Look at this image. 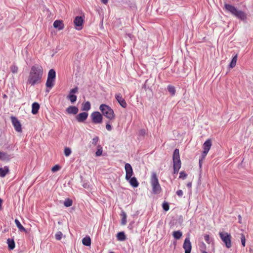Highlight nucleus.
I'll return each instance as SVG.
<instances>
[{
    "label": "nucleus",
    "mask_w": 253,
    "mask_h": 253,
    "mask_svg": "<svg viewBox=\"0 0 253 253\" xmlns=\"http://www.w3.org/2000/svg\"><path fill=\"white\" fill-rule=\"evenodd\" d=\"M43 74V70L41 65H33L31 68L27 84L31 86L40 84L42 82Z\"/></svg>",
    "instance_id": "f257e3e1"
},
{
    "label": "nucleus",
    "mask_w": 253,
    "mask_h": 253,
    "mask_svg": "<svg viewBox=\"0 0 253 253\" xmlns=\"http://www.w3.org/2000/svg\"><path fill=\"white\" fill-rule=\"evenodd\" d=\"M223 8L226 11L230 13L232 15L242 21H246L247 20V14L243 11L238 10L234 5L225 3Z\"/></svg>",
    "instance_id": "f03ea898"
},
{
    "label": "nucleus",
    "mask_w": 253,
    "mask_h": 253,
    "mask_svg": "<svg viewBox=\"0 0 253 253\" xmlns=\"http://www.w3.org/2000/svg\"><path fill=\"white\" fill-rule=\"evenodd\" d=\"M150 183L152 188V192L155 194H159L162 191L161 185L159 182L157 174L153 172L150 178Z\"/></svg>",
    "instance_id": "7ed1b4c3"
},
{
    "label": "nucleus",
    "mask_w": 253,
    "mask_h": 253,
    "mask_svg": "<svg viewBox=\"0 0 253 253\" xmlns=\"http://www.w3.org/2000/svg\"><path fill=\"white\" fill-rule=\"evenodd\" d=\"M173 174H177L181 166L180 159L179 151L178 149L174 150L172 156Z\"/></svg>",
    "instance_id": "20e7f679"
},
{
    "label": "nucleus",
    "mask_w": 253,
    "mask_h": 253,
    "mask_svg": "<svg viewBox=\"0 0 253 253\" xmlns=\"http://www.w3.org/2000/svg\"><path fill=\"white\" fill-rule=\"evenodd\" d=\"M99 109L102 114L110 120H114L115 115L113 110L108 105L102 104L100 105Z\"/></svg>",
    "instance_id": "39448f33"
},
{
    "label": "nucleus",
    "mask_w": 253,
    "mask_h": 253,
    "mask_svg": "<svg viewBox=\"0 0 253 253\" xmlns=\"http://www.w3.org/2000/svg\"><path fill=\"white\" fill-rule=\"evenodd\" d=\"M219 236L222 241L225 244L226 247L229 249L232 246L231 235L225 232H219Z\"/></svg>",
    "instance_id": "423d86ee"
},
{
    "label": "nucleus",
    "mask_w": 253,
    "mask_h": 253,
    "mask_svg": "<svg viewBox=\"0 0 253 253\" xmlns=\"http://www.w3.org/2000/svg\"><path fill=\"white\" fill-rule=\"evenodd\" d=\"M55 77V71L53 69H50L48 73L47 79L45 84V85L47 87L51 88L54 86Z\"/></svg>",
    "instance_id": "0eeeda50"
},
{
    "label": "nucleus",
    "mask_w": 253,
    "mask_h": 253,
    "mask_svg": "<svg viewBox=\"0 0 253 253\" xmlns=\"http://www.w3.org/2000/svg\"><path fill=\"white\" fill-rule=\"evenodd\" d=\"M92 122L96 124H100L102 122L103 117L100 112L95 111L90 115Z\"/></svg>",
    "instance_id": "6e6552de"
},
{
    "label": "nucleus",
    "mask_w": 253,
    "mask_h": 253,
    "mask_svg": "<svg viewBox=\"0 0 253 253\" xmlns=\"http://www.w3.org/2000/svg\"><path fill=\"white\" fill-rule=\"evenodd\" d=\"M79 88L78 86H76L75 87L71 89L68 95L67 98L69 99L72 103H74L77 100V96L74 94L77 93L78 92Z\"/></svg>",
    "instance_id": "1a4fd4ad"
},
{
    "label": "nucleus",
    "mask_w": 253,
    "mask_h": 253,
    "mask_svg": "<svg viewBox=\"0 0 253 253\" xmlns=\"http://www.w3.org/2000/svg\"><path fill=\"white\" fill-rule=\"evenodd\" d=\"M10 120L12 125L13 126L15 130L20 132L22 131L21 125L16 117L13 116L10 117Z\"/></svg>",
    "instance_id": "9d476101"
},
{
    "label": "nucleus",
    "mask_w": 253,
    "mask_h": 253,
    "mask_svg": "<svg viewBox=\"0 0 253 253\" xmlns=\"http://www.w3.org/2000/svg\"><path fill=\"white\" fill-rule=\"evenodd\" d=\"M84 19L82 16H76L74 20V23L76 26V29L80 30L83 29Z\"/></svg>",
    "instance_id": "9b49d317"
},
{
    "label": "nucleus",
    "mask_w": 253,
    "mask_h": 253,
    "mask_svg": "<svg viewBox=\"0 0 253 253\" xmlns=\"http://www.w3.org/2000/svg\"><path fill=\"white\" fill-rule=\"evenodd\" d=\"M125 169L126 171V179H129L131 177L133 174V169L129 163H126L125 166Z\"/></svg>",
    "instance_id": "f8f14e48"
},
{
    "label": "nucleus",
    "mask_w": 253,
    "mask_h": 253,
    "mask_svg": "<svg viewBox=\"0 0 253 253\" xmlns=\"http://www.w3.org/2000/svg\"><path fill=\"white\" fill-rule=\"evenodd\" d=\"M115 98L118 102L119 104L124 108H126L127 107V104L124 98H123L121 93H117L115 95Z\"/></svg>",
    "instance_id": "ddd939ff"
},
{
    "label": "nucleus",
    "mask_w": 253,
    "mask_h": 253,
    "mask_svg": "<svg viewBox=\"0 0 253 253\" xmlns=\"http://www.w3.org/2000/svg\"><path fill=\"white\" fill-rule=\"evenodd\" d=\"M183 248L185 250V253H191L192 246L189 237L185 238L183 245Z\"/></svg>",
    "instance_id": "4468645a"
},
{
    "label": "nucleus",
    "mask_w": 253,
    "mask_h": 253,
    "mask_svg": "<svg viewBox=\"0 0 253 253\" xmlns=\"http://www.w3.org/2000/svg\"><path fill=\"white\" fill-rule=\"evenodd\" d=\"M88 116V114L87 112L81 113L76 116V119L78 122L83 123L86 120Z\"/></svg>",
    "instance_id": "2eb2a0df"
},
{
    "label": "nucleus",
    "mask_w": 253,
    "mask_h": 253,
    "mask_svg": "<svg viewBox=\"0 0 253 253\" xmlns=\"http://www.w3.org/2000/svg\"><path fill=\"white\" fill-rule=\"evenodd\" d=\"M66 112L69 114L76 115L79 112V109L77 107L71 106L66 109Z\"/></svg>",
    "instance_id": "dca6fc26"
},
{
    "label": "nucleus",
    "mask_w": 253,
    "mask_h": 253,
    "mask_svg": "<svg viewBox=\"0 0 253 253\" xmlns=\"http://www.w3.org/2000/svg\"><path fill=\"white\" fill-rule=\"evenodd\" d=\"M126 179L133 187H137L139 185V182L135 177H130L129 179Z\"/></svg>",
    "instance_id": "f3484780"
},
{
    "label": "nucleus",
    "mask_w": 253,
    "mask_h": 253,
    "mask_svg": "<svg viewBox=\"0 0 253 253\" xmlns=\"http://www.w3.org/2000/svg\"><path fill=\"white\" fill-rule=\"evenodd\" d=\"M212 145L211 141L210 139H207L203 144V150L207 152L209 151Z\"/></svg>",
    "instance_id": "a211bd4d"
},
{
    "label": "nucleus",
    "mask_w": 253,
    "mask_h": 253,
    "mask_svg": "<svg viewBox=\"0 0 253 253\" xmlns=\"http://www.w3.org/2000/svg\"><path fill=\"white\" fill-rule=\"evenodd\" d=\"M53 27L58 30H61L64 28V25L62 21L56 20L53 23Z\"/></svg>",
    "instance_id": "6ab92c4d"
},
{
    "label": "nucleus",
    "mask_w": 253,
    "mask_h": 253,
    "mask_svg": "<svg viewBox=\"0 0 253 253\" xmlns=\"http://www.w3.org/2000/svg\"><path fill=\"white\" fill-rule=\"evenodd\" d=\"M40 109V105L37 102H34L32 105V113L36 115L38 113Z\"/></svg>",
    "instance_id": "aec40b11"
},
{
    "label": "nucleus",
    "mask_w": 253,
    "mask_h": 253,
    "mask_svg": "<svg viewBox=\"0 0 253 253\" xmlns=\"http://www.w3.org/2000/svg\"><path fill=\"white\" fill-rule=\"evenodd\" d=\"M9 172V168L8 166H4L3 168H0V177H4Z\"/></svg>",
    "instance_id": "412c9836"
},
{
    "label": "nucleus",
    "mask_w": 253,
    "mask_h": 253,
    "mask_svg": "<svg viewBox=\"0 0 253 253\" xmlns=\"http://www.w3.org/2000/svg\"><path fill=\"white\" fill-rule=\"evenodd\" d=\"M10 158V156L7 154L6 153L0 151V160H9Z\"/></svg>",
    "instance_id": "4be33fe9"
},
{
    "label": "nucleus",
    "mask_w": 253,
    "mask_h": 253,
    "mask_svg": "<svg viewBox=\"0 0 253 253\" xmlns=\"http://www.w3.org/2000/svg\"><path fill=\"white\" fill-rule=\"evenodd\" d=\"M117 238L118 241H124L126 240V237L125 234V232L123 231H122V232H120L118 233V234L117 235Z\"/></svg>",
    "instance_id": "5701e85b"
},
{
    "label": "nucleus",
    "mask_w": 253,
    "mask_h": 253,
    "mask_svg": "<svg viewBox=\"0 0 253 253\" xmlns=\"http://www.w3.org/2000/svg\"><path fill=\"white\" fill-rule=\"evenodd\" d=\"M238 54H235L234 57L232 58L231 62L230 63L229 66L231 68H233L235 67L237 61Z\"/></svg>",
    "instance_id": "b1692460"
},
{
    "label": "nucleus",
    "mask_w": 253,
    "mask_h": 253,
    "mask_svg": "<svg viewBox=\"0 0 253 253\" xmlns=\"http://www.w3.org/2000/svg\"><path fill=\"white\" fill-rule=\"evenodd\" d=\"M7 243L8 244V248L9 250H13L14 249L15 245L13 239L8 238L7 240Z\"/></svg>",
    "instance_id": "393cba45"
},
{
    "label": "nucleus",
    "mask_w": 253,
    "mask_h": 253,
    "mask_svg": "<svg viewBox=\"0 0 253 253\" xmlns=\"http://www.w3.org/2000/svg\"><path fill=\"white\" fill-rule=\"evenodd\" d=\"M91 106L89 101H86L82 104V110L83 111H88L90 109Z\"/></svg>",
    "instance_id": "a878e982"
},
{
    "label": "nucleus",
    "mask_w": 253,
    "mask_h": 253,
    "mask_svg": "<svg viewBox=\"0 0 253 253\" xmlns=\"http://www.w3.org/2000/svg\"><path fill=\"white\" fill-rule=\"evenodd\" d=\"M172 235L176 240H179L182 236V233L179 230L173 232Z\"/></svg>",
    "instance_id": "bb28decb"
},
{
    "label": "nucleus",
    "mask_w": 253,
    "mask_h": 253,
    "mask_svg": "<svg viewBox=\"0 0 253 253\" xmlns=\"http://www.w3.org/2000/svg\"><path fill=\"white\" fill-rule=\"evenodd\" d=\"M121 215L122 217L121 220V224L125 225L126 223V214L124 211H122Z\"/></svg>",
    "instance_id": "cd10ccee"
},
{
    "label": "nucleus",
    "mask_w": 253,
    "mask_h": 253,
    "mask_svg": "<svg viewBox=\"0 0 253 253\" xmlns=\"http://www.w3.org/2000/svg\"><path fill=\"white\" fill-rule=\"evenodd\" d=\"M83 244L86 246H89L91 245V239L89 237H85L82 240Z\"/></svg>",
    "instance_id": "c85d7f7f"
},
{
    "label": "nucleus",
    "mask_w": 253,
    "mask_h": 253,
    "mask_svg": "<svg viewBox=\"0 0 253 253\" xmlns=\"http://www.w3.org/2000/svg\"><path fill=\"white\" fill-rule=\"evenodd\" d=\"M15 223L20 231L26 232V229L22 225L18 219H15Z\"/></svg>",
    "instance_id": "c756f323"
},
{
    "label": "nucleus",
    "mask_w": 253,
    "mask_h": 253,
    "mask_svg": "<svg viewBox=\"0 0 253 253\" xmlns=\"http://www.w3.org/2000/svg\"><path fill=\"white\" fill-rule=\"evenodd\" d=\"M168 90L171 95H174L175 94V87L171 85H169L168 86Z\"/></svg>",
    "instance_id": "7c9ffc66"
},
{
    "label": "nucleus",
    "mask_w": 253,
    "mask_h": 253,
    "mask_svg": "<svg viewBox=\"0 0 253 253\" xmlns=\"http://www.w3.org/2000/svg\"><path fill=\"white\" fill-rule=\"evenodd\" d=\"M72 204L73 201L69 198L66 199L64 202V205L66 207H70L72 205Z\"/></svg>",
    "instance_id": "2f4dec72"
},
{
    "label": "nucleus",
    "mask_w": 253,
    "mask_h": 253,
    "mask_svg": "<svg viewBox=\"0 0 253 253\" xmlns=\"http://www.w3.org/2000/svg\"><path fill=\"white\" fill-rule=\"evenodd\" d=\"M10 70L13 74H16L18 72V68L15 65H12L10 66Z\"/></svg>",
    "instance_id": "473e14b6"
},
{
    "label": "nucleus",
    "mask_w": 253,
    "mask_h": 253,
    "mask_svg": "<svg viewBox=\"0 0 253 253\" xmlns=\"http://www.w3.org/2000/svg\"><path fill=\"white\" fill-rule=\"evenodd\" d=\"M71 149L69 147H66L64 149V154L66 157L69 156L71 154Z\"/></svg>",
    "instance_id": "72a5a7b5"
},
{
    "label": "nucleus",
    "mask_w": 253,
    "mask_h": 253,
    "mask_svg": "<svg viewBox=\"0 0 253 253\" xmlns=\"http://www.w3.org/2000/svg\"><path fill=\"white\" fill-rule=\"evenodd\" d=\"M162 207L163 210L166 211H168L169 209V203L166 202L163 203L162 205Z\"/></svg>",
    "instance_id": "f704fd0d"
},
{
    "label": "nucleus",
    "mask_w": 253,
    "mask_h": 253,
    "mask_svg": "<svg viewBox=\"0 0 253 253\" xmlns=\"http://www.w3.org/2000/svg\"><path fill=\"white\" fill-rule=\"evenodd\" d=\"M62 233L61 231H58L55 234V237L57 240H60L62 237Z\"/></svg>",
    "instance_id": "c9c22d12"
},
{
    "label": "nucleus",
    "mask_w": 253,
    "mask_h": 253,
    "mask_svg": "<svg viewBox=\"0 0 253 253\" xmlns=\"http://www.w3.org/2000/svg\"><path fill=\"white\" fill-rule=\"evenodd\" d=\"M187 176V174L184 171H180V172L179 173V178H181V179H185L186 177Z\"/></svg>",
    "instance_id": "e433bc0d"
},
{
    "label": "nucleus",
    "mask_w": 253,
    "mask_h": 253,
    "mask_svg": "<svg viewBox=\"0 0 253 253\" xmlns=\"http://www.w3.org/2000/svg\"><path fill=\"white\" fill-rule=\"evenodd\" d=\"M99 137L98 136L94 137L92 140V144L93 146H96L99 141Z\"/></svg>",
    "instance_id": "4c0bfd02"
},
{
    "label": "nucleus",
    "mask_w": 253,
    "mask_h": 253,
    "mask_svg": "<svg viewBox=\"0 0 253 253\" xmlns=\"http://www.w3.org/2000/svg\"><path fill=\"white\" fill-rule=\"evenodd\" d=\"M241 243H242V246L243 247H245V244H246V238H245V235L243 234H241Z\"/></svg>",
    "instance_id": "58836bf2"
},
{
    "label": "nucleus",
    "mask_w": 253,
    "mask_h": 253,
    "mask_svg": "<svg viewBox=\"0 0 253 253\" xmlns=\"http://www.w3.org/2000/svg\"><path fill=\"white\" fill-rule=\"evenodd\" d=\"M208 153V152L203 150L200 158L201 159V161H203L205 159Z\"/></svg>",
    "instance_id": "ea45409f"
},
{
    "label": "nucleus",
    "mask_w": 253,
    "mask_h": 253,
    "mask_svg": "<svg viewBox=\"0 0 253 253\" xmlns=\"http://www.w3.org/2000/svg\"><path fill=\"white\" fill-rule=\"evenodd\" d=\"M60 169V167L59 165H56L52 168L51 170L52 172H54L59 170Z\"/></svg>",
    "instance_id": "a19ab883"
},
{
    "label": "nucleus",
    "mask_w": 253,
    "mask_h": 253,
    "mask_svg": "<svg viewBox=\"0 0 253 253\" xmlns=\"http://www.w3.org/2000/svg\"><path fill=\"white\" fill-rule=\"evenodd\" d=\"M102 148L100 147V149H98L97 151L96 152V156H100L102 155Z\"/></svg>",
    "instance_id": "79ce46f5"
},
{
    "label": "nucleus",
    "mask_w": 253,
    "mask_h": 253,
    "mask_svg": "<svg viewBox=\"0 0 253 253\" xmlns=\"http://www.w3.org/2000/svg\"><path fill=\"white\" fill-rule=\"evenodd\" d=\"M204 239L205 240V241L208 243V244H210L211 243V241H210V236L209 235H205L204 236Z\"/></svg>",
    "instance_id": "37998d69"
},
{
    "label": "nucleus",
    "mask_w": 253,
    "mask_h": 253,
    "mask_svg": "<svg viewBox=\"0 0 253 253\" xmlns=\"http://www.w3.org/2000/svg\"><path fill=\"white\" fill-rule=\"evenodd\" d=\"M106 128L108 131H111L112 129V127L111 125L109 124V122L107 123L106 125Z\"/></svg>",
    "instance_id": "c03bdc74"
},
{
    "label": "nucleus",
    "mask_w": 253,
    "mask_h": 253,
    "mask_svg": "<svg viewBox=\"0 0 253 253\" xmlns=\"http://www.w3.org/2000/svg\"><path fill=\"white\" fill-rule=\"evenodd\" d=\"M146 134V131L144 129H141L139 130V134L141 136H144Z\"/></svg>",
    "instance_id": "a18cd8bd"
},
{
    "label": "nucleus",
    "mask_w": 253,
    "mask_h": 253,
    "mask_svg": "<svg viewBox=\"0 0 253 253\" xmlns=\"http://www.w3.org/2000/svg\"><path fill=\"white\" fill-rule=\"evenodd\" d=\"M176 194L179 196V197H182V195H183V191L181 190H178L176 191Z\"/></svg>",
    "instance_id": "49530a36"
},
{
    "label": "nucleus",
    "mask_w": 253,
    "mask_h": 253,
    "mask_svg": "<svg viewBox=\"0 0 253 253\" xmlns=\"http://www.w3.org/2000/svg\"><path fill=\"white\" fill-rule=\"evenodd\" d=\"M101 2L103 4H107L108 2V0H101Z\"/></svg>",
    "instance_id": "de8ad7c7"
},
{
    "label": "nucleus",
    "mask_w": 253,
    "mask_h": 253,
    "mask_svg": "<svg viewBox=\"0 0 253 253\" xmlns=\"http://www.w3.org/2000/svg\"><path fill=\"white\" fill-rule=\"evenodd\" d=\"M3 203V200L0 198V210L2 209V204Z\"/></svg>",
    "instance_id": "09e8293b"
},
{
    "label": "nucleus",
    "mask_w": 253,
    "mask_h": 253,
    "mask_svg": "<svg viewBox=\"0 0 253 253\" xmlns=\"http://www.w3.org/2000/svg\"><path fill=\"white\" fill-rule=\"evenodd\" d=\"M187 186L189 188H191V187H192V183L191 182H188L187 184Z\"/></svg>",
    "instance_id": "8fccbe9b"
},
{
    "label": "nucleus",
    "mask_w": 253,
    "mask_h": 253,
    "mask_svg": "<svg viewBox=\"0 0 253 253\" xmlns=\"http://www.w3.org/2000/svg\"><path fill=\"white\" fill-rule=\"evenodd\" d=\"M202 162L203 161H201V159H199V166H200V168L202 166Z\"/></svg>",
    "instance_id": "3c124183"
},
{
    "label": "nucleus",
    "mask_w": 253,
    "mask_h": 253,
    "mask_svg": "<svg viewBox=\"0 0 253 253\" xmlns=\"http://www.w3.org/2000/svg\"><path fill=\"white\" fill-rule=\"evenodd\" d=\"M238 218H239V220L241 219V216L240 215H238Z\"/></svg>",
    "instance_id": "603ef678"
},
{
    "label": "nucleus",
    "mask_w": 253,
    "mask_h": 253,
    "mask_svg": "<svg viewBox=\"0 0 253 253\" xmlns=\"http://www.w3.org/2000/svg\"><path fill=\"white\" fill-rule=\"evenodd\" d=\"M3 98H6V97H7L6 95L4 94V95H3Z\"/></svg>",
    "instance_id": "864d4df0"
},
{
    "label": "nucleus",
    "mask_w": 253,
    "mask_h": 253,
    "mask_svg": "<svg viewBox=\"0 0 253 253\" xmlns=\"http://www.w3.org/2000/svg\"><path fill=\"white\" fill-rule=\"evenodd\" d=\"M83 186H84V188H86V185H85V184H84V185H83Z\"/></svg>",
    "instance_id": "5fc2aeb1"
},
{
    "label": "nucleus",
    "mask_w": 253,
    "mask_h": 253,
    "mask_svg": "<svg viewBox=\"0 0 253 253\" xmlns=\"http://www.w3.org/2000/svg\"><path fill=\"white\" fill-rule=\"evenodd\" d=\"M49 91V90H46V92H48Z\"/></svg>",
    "instance_id": "6e6d98bb"
},
{
    "label": "nucleus",
    "mask_w": 253,
    "mask_h": 253,
    "mask_svg": "<svg viewBox=\"0 0 253 253\" xmlns=\"http://www.w3.org/2000/svg\"><path fill=\"white\" fill-rule=\"evenodd\" d=\"M114 253V252H111V253Z\"/></svg>",
    "instance_id": "4d7b16f0"
}]
</instances>
